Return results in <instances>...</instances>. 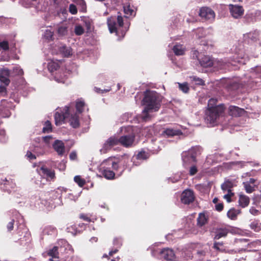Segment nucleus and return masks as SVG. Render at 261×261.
I'll return each instance as SVG.
<instances>
[{
    "mask_svg": "<svg viewBox=\"0 0 261 261\" xmlns=\"http://www.w3.org/2000/svg\"><path fill=\"white\" fill-rule=\"evenodd\" d=\"M69 12L72 14H75L77 13V9L76 6L73 4H70L69 6Z\"/></svg>",
    "mask_w": 261,
    "mask_h": 261,
    "instance_id": "nucleus-56",
    "label": "nucleus"
},
{
    "mask_svg": "<svg viewBox=\"0 0 261 261\" xmlns=\"http://www.w3.org/2000/svg\"><path fill=\"white\" fill-rule=\"evenodd\" d=\"M2 184H4V186L6 187L5 188H4V190L8 191L9 190V188H8V185L10 184V181L6 179L3 180V183Z\"/></svg>",
    "mask_w": 261,
    "mask_h": 261,
    "instance_id": "nucleus-62",
    "label": "nucleus"
},
{
    "mask_svg": "<svg viewBox=\"0 0 261 261\" xmlns=\"http://www.w3.org/2000/svg\"><path fill=\"white\" fill-rule=\"evenodd\" d=\"M117 144H118V138L115 136L111 137L106 141L100 151L101 153H105Z\"/></svg>",
    "mask_w": 261,
    "mask_h": 261,
    "instance_id": "nucleus-12",
    "label": "nucleus"
},
{
    "mask_svg": "<svg viewBox=\"0 0 261 261\" xmlns=\"http://www.w3.org/2000/svg\"><path fill=\"white\" fill-rule=\"evenodd\" d=\"M217 99L215 98H211L208 100V105H207V109H215L216 108H217L219 106H224L223 105H217Z\"/></svg>",
    "mask_w": 261,
    "mask_h": 261,
    "instance_id": "nucleus-42",
    "label": "nucleus"
},
{
    "mask_svg": "<svg viewBox=\"0 0 261 261\" xmlns=\"http://www.w3.org/2000/svg\"><path fill=\"white\" fill-rule=\"evenodd\" d=\"M258 33L257 32H250L244 35V38L246 39H250L252 41H255L257 40Z\"/></svg>",
    "mask_w": 261,
    "mask_h": 261,
    "instance_id": "nucleus-39",
    "label": "nucleus"
},
{
    "mask_svg": "<svg viewBox=\"0 0 261 261\" xmlns=\"http://www.w3.org/2000/svg\"><path fill=\"white\" fill-rule=\"evenodd\" d=\"M99 172L108 179H113L115 173L114 171H117L121 169L119 162L114 157H110L105 160L99 165Z\"/></svg>",
    "mask_w": 261,
    "mask_h": 261,
    "instance_id": "nucleus-2",
    "label": "nucleus"
},
{
    "mask_svg": "<svg viewBox=\"0 0 261 261\" xmlns=\"http://www.w3.org/2000/svg\"><path fill=\"white\" fill-rule=\"evenodd\" d=\"M123 7L125 17L129 18L136 15V9L129 2L124 4Z\"/></svg>",
    "mask_w": 261,
    "mask_h": 261,
    "instance_id": "nucleus-18",
    "label": "nucleus"
},
{
    "mask_svg": "<svg viewBox=\"0 0 261 261\" xmlns=\"http://www.w3.org/2000/svg\"><path fill=\"white\" fill-rule=\"evenodd\" d=\"M58 244L61 245V247H60L61 249H62V245H63V247H65L66 249L67 248L66 246L69 247L67 241H65V240H61L59 241Z\"/></svg>",
    "mask_w": 261,
    "mask_h": 261,
    "instance_id": "nucleus-57",
    "label": "nucleus"
},
{
    "mask_svg": "<svg viewBox=\"0 0 261 261\" xmlns=\"http://www.w3.org/2000/svg\"><path fill=\"white\" fill-rule=\"evenodd\" d=\"M245 113V111L243 109H241L238 107L230 106L229 107V113L230 115L234 117H238L243 115Z\"/></svg>",
    "mask_w": 261,
    "mask_h": 261,
    "instance_id": "nucleus-25",
    "label": "nucleus"
},
{
    "mask_svg": "<svg viewBox=\"0 0 261 261\" xmlns=\"http://www.w3.org/2000/svg\"><path fill=\"white\" fill-rule=\"evenodd\" d=\"M107 23L111 33H115L116 35L121 33L122 37H124L129 27V24L128 23H124L123 18L119 15L109 18Z\"/></svg>",
    "mask_w": 261,
    "mask_h": 261,
    "instance_id": "nucleus-3",
    "label": "nucleus"
},
{
    "mask_svg": "<svg viewBox=\"0 0 261 261\" xmlns=\"http://www.w3.org/2000/svg\"><path fill=\"white\" fill-rule=\"evenodd\" d=\"M194 200L193 192L189 189L185 190L181 194V201L183 203L189 204Z\"/></svg>",
    "mask_w": 261,
    "mask_h": 261,
    "instance_id": "nucleus-17",
    "label": "nucleus"
},
{
    "mask_svg": "<svg viewBox=\"0 0 261 261\" xmlns=\"http://www.w3.org/2000/svg\"><path fill=\"white\" fill-rule=\"evenodd\" d=\"M236 54V58L234 59L235 60V62H238L241 64H244V62L242 61L240 59H242L244 57L243 51L239 49L237 50L236 49L234 50Z\"/></svg>",
    "mask_w": 261,
    "mask_h": 261,
    "instance_id": "nucleus-41",
    "label": "nucleus"
},
{
    "mask_svg": "<svg viewBox=\"0 0 261 261\" xmlns=\"http://www.w3.org/2000/svg\"><path fill=\"white\" fill-rule=\"evenodd\" d=\"M190 168L189 173L191 175H195L197 172V168L196 166L192 165Z\"/></svg>",
    "mask_w": 261,
    "mask_h": 261,
    "instance_id": "nucleus-55",
    "label": "nucleus"
},
{
    "mask_svg": "<svg viewBox=\"0 0 261 261\" xmlns=\"http://www.w3.org/2000/svg\"><path fill=\"white\" fill-rule=\"evenodd\" d=\"M37 171L41 176L46 178L45 180L53 179L55 177L54 171L44 166L37 168Z\"/></svg>",
    "mask_w": 261,
    "mask_h": 261,
    "instance_id": "nucleus-14",
    "label": "nucleus"
},
{
    "mask_svg": "<svg viewBox=\"0 0 261 261\" xmlns=\"http://www.w3.org/2000/svg\"><path fill=\"white\" fill-rule=\"evenodd\" d=\"M233 195L232 193H228L227 192V194L224 195V198L226 199L227 201L228 202H230V197Z\"/></svg>",
    "mask_w": 261,
    "mask_h": 261,
    "instance_id": "nucleus-63",
    "label": "nucleus"
},
{
    "mask_svg": "<svg viewBox=\"0 0 261 261\" xmlns=\"http://www.w3.org/2000/svg\"><path fill=\"white\" fill-rule=\"evenodd\" d=\"M173 51L177 56L183 55L185 52V47L181 44H176L173 47Z\"/></svg>",
    "mask_w": 261,
    "mask_h": 261,
    "instance_id": "nucleus-32",
    "label": "nucleus"
},
{
    "mask_svg": "<svg viewBox=\"0 0 261 261\" xmlns=\"http://www.w3.org/2000/svg\"><path fill=\"white\" fill-rule=\"evenodd\" d=\"M199 15L205 19L213 21L215 17V14L213 10L208 7H202L199 11Z\"/></svg>",
    "mask_w": 261,
    "mask_h": 261,
    "instance_id": "nucleus-13",
    "label": "nucleus"
},
{
    "mask_svg": "<svg viewBox=\"0 0 261 261\" xmlns=\"http://www.w3.org/2000/svg\"><path fill=\"white\" fill-rule=\"evenodd\" d=\"M69 108L65 106L63 108H58L55 114V120L56 125H60L66 121L69 115Z\"/></svg>",
    "mask_w": 261,
    "mask_h": 261,
    "instance_id": "nucleus-8",
    "label": "nucleus"
},
{
    "mask_svg": "<svg viewBox=\"0 0 261 261\" xmlns=\"http://www.w3.org/2000/svg\"><path fill=\"white\" fill-rule=\"evenodd\" d=\"M53 54L61 55L64 57H69L72 55V50L71 47L66 46L62 43H58L52 47Z\"/></svg>",
    "mask_w": 261,
    "mask_h": 261,
    "instance_id": "nucleus-9",
    "label": "nucleus"
},
{
    "mask_svg": "<svg viewBox=\"0 0 261 261\" xmlns=\"http://www.w3.org/2000/svg\"><path fill=\"white\" fill-rule=\"evenodd\" d=\"M178 85L179 89L182 91L184 93H188L189 90V87L187 83H177Z\"/></svg>",
    "mask_w": 261,
    "mask_h": 261,
    "instance_id": "nucleus-47",
    "label": "nucleus"
},
{
    "mask_svg": "<svg viewBox=\"0 0 261 261\" xmlns=\"http://www.w3.org/2000/svg\"><path fill=\"white\" fill-rule=\"evenodd\" d=\"M224 110V106H219L215 109H207L205 111L204 121L208 127L214 126L217 124L218 119Z\"/></svg>",
    "mask_w": 261,
    "mask_h": 261,
    "instance_id": "nucleus-5",
    "label": "nucleus"
},
{
    "mask_svg": "<svg viewBox=\"0 0 261 261\" xmlns=\"http://www.w3.org/2000/svg\"><path fill=\"white\" fill-rule=\"evenodd\" d=\"M216 210L218 211H221L223 210V205L221 203H217L215 205Z\"/></svg>",
    "mask_w": 261,
    "mask_h": 261,
    "instance_id": "nucleus-64",
    "label": "nucleus"
},
{
    "mask_svg": "<svg viewBox=\"0 0 261 261\" xmlns=\"http://www.w3.org/2000/svg\"><path fill=\"white\" fill-rule=\"evenodd\" d=\"M190 78L192 81L195 82L197 85H202L204 84V81L199 77L196 76H191Z\"/></svg>",
    "mask_w": 261,
    "mask_h": 261,
    "instance_id": "nucleus-50",
    "label": "nucleus"
},
{
    "mask_svg": "<svg viewBox=\"0 0 261 261\" xmlns=\"http://www.w3.org/2000/svg\"><path fill=\"white\" fill-rule=\"evenodd\" d=\"M70 74V71L69 70L59 68L57 71L53 73V75L56 81L58 83H64Z\"/></svg>",
    "mask_w": 261,
    "mask_h": 261,
    "instance_id": "nucleus-11",
    "label": "nucleus"
},
{
    "mask_svg": "<svg viewBox=\"0 0 261 261\" xmlns=\"http://www.w3.org/2000/svg\"><path fill=\"white\" fill-rule=\"evenodd\" d=\"M111 90L110 88L107 89H100V88L95 87L94 88V91L99 93H103L104 92H107L108 91H110Z\"/></svg>",
    "mask_w": 261,
    "mask_h": 261,
    "instance_id": "nucleus-60",
    "label": "nucleus"
},
{
    "mask_svg": "<svg viewBox=\"0 0 261 261\" xmlns=\"http://www.w3.org/2000/svg\"><path fill=\"white\" fill-rule=\"evenodd\" d=\"M241 211L240 210H236L235 208H231L227 212V215L229 218L231 220L236 219L237 216L241 213Z\"/></svg>",
    "mask_w": 261,
    "mask_h": 261,
    "instance_id": "nucleus-34",
    "label": "nucleus"
},
{
    "mask_svg": "<svg viewBox=\"0 0 261 261\" xmlns=\"http://www.w3.org/2000/svg\"><path fill=\"white\" fill-rule=\"evenodd\" d=\"M18 233L19 238L18 240L20 241H29L30 239L31 234L28 228L22 225L18 230Z\"/></svg>",
    "mask_w": 261,
    "mask_h": 261,
    "instance_id": "nucleus-19",
    "label": "nucleus"
},
{
    "mask_svg": "<svg viewBox=\"0 0 261 261\" xmlns=\"http://www.w3.org/2000/svg\"><path fill=\"white\" fill-rule=\"evenodd\" d=\"M195 34L196 38L200 39L207 35V30L203 28H198L195 31Z\"/></svg>",
    "mask_w": 261,
    "mask_h": 261,
    "instance_id": "nucleus-37",
    "label": "nucleus"
},
{
    "mask_svg": "<svg viewBox=\"0 0 261 261\" xmlns=\"http://www.w3.org/2000/svg\"><path fill=\"white\" fill-rule=\"evenodd\" d=\"M12 74H13L14 75H21L23 74V71L22 69H21L20 66H15L13 69Z\"/></svg>",
    "mask_w": 261,
    "mask_h": 261,
    "instance_id": "nucleus-48",
    "label": "nucleus"
},
{
    "mask_svg": "<svg viewBox=\"0 0 261 261\" xmlns=\"http://www.w3.org/2000/svg\"><path fill=\"white\" fill-rule=\"evenodd\" d=\"M14 223V220L13 219L8 223L7 225V228L8 231H11L13 229Z\"/></svg>",
    "mask_w": 261,
    "mask_h": 261,
    "instance_id": "nucleus-61",
    "label": "nucleus"
},
{
    "mask_svg": "<svg viewBox=\"0 0 261 261\" xmlns=\"http://www.w3.org/2000/svg\"><path fill=\"white\" fill-rule=\"evenodd\" d=\"M182 133L181 132V131L178 129L168 128L163 130V132L162 133V135L164 136L170 137L174 136H179Z\"/></svg>",
    "mask_w": 261,
    "mask_h": 261,
    "instance_id": "nucleus-26",
    "label": "nucleus"
},
{
    "mask_svg": "<svg viewBox=\"0 0 261 261\" xmlns=\"http://www.w3.org/2000/svg\"><path fill=\"white\" fill-rule=\"evenodd\" d=\"M51 129L52 127L50 122L49 121H46L44 124L42 131L45 133H48L51 131Z\"/></svg>",
    "mask_w": 261,
    "mask_h": 261,
    "instance_id": "nucleus-46",
    "label": "nucleus"
},
{
    "mask_svg": "<svg viewBox=\"0 0 261 261\" xmlns=\"http://www.w3.org/2000/svg\"><path fill=\"white\" fill-rule=\"evenodd\" d=\"M244 187L247 193H251L254 191V187L248 182H243Z\"/></svg>",
    "mask_w": 261,
    "mask_h": 261,
    "instance_id": "nucleus-51",
    "label": "nucleus"
},
{
    "mask_svg": "<svg viewBox=\"0 0 261 261\" xmlns=\"http://www.w3.org/2000/svg\"><path fill=\"white\" fill-rule=\"evenodd\" d=\"M238 202L239 205L241 207L244 208L249 205L250 199L247 196L243 194H239Z\"/></svg>",
    "mask_w": 261,
    "mask_h": 261,
    "instance_id": "nucleus-27",
    "label": "nucleus"
},
{
    "mask_svg": "<svg viewBox=\"0 0 261 261\" xmlns=\"http://www.w3.org/2000/svg\"><path fill=\"white\" fill-rule=\"evenodd\" d=\"M53 147L59 155H63L65 153V145L61 140H55L53 143Z\"/></svg>",
    "mask_w": 261,
    "mask_h": 261,
    "instance_id": "nucleus-20",
    "label": "nucleus"
},
{
    "mask_svg": "<svg viewBox=\"0 0 261 261\" xmlns=\"http://www.w3.org/2000/svg\"><path fill=\"white\" fill-rule=\"evenodd\" d=\"M207 222V217L203 213H200L197 218V224L201 227L205 225Z\"/></svg>",
    "mask_w": 261,
    "mask_h": 261,
    "instance_id": "nucleus-35",
    "label": "nucleus"
},
{
    "mask_svg": "<svg viewBox=\"0 0 261 261\" xmlns=\"http://www.w3.org/2000/svg\"><path fill=\"white\" fill-rule=\"evenodd\" d=\"M3 49L4 50H7L9 49V44L7 41H4L0 42V49Z\"/></svg>",
    "mask_w": 261,
    "mask_h": 261,
    "instance_id": "nucleus-53",
    "label": "nucleus"
},
{
    "mask_svg": "<svg viewBox=\"0 0 261 261\" xmlns=\"http://www.w3.org/2000/svg\"><path fill=\"white\" fill-rule=\"evenodd\" d=\"M46 254L50 257L49 259L50 261H59L58 247L55 246L53 249L49 250Z\"/></svg>",
    "mask_w": 261,
    "mask_h": 261,
    "instance_id": "nucleus-30",
    "label": "nucleus"
},
{
    "mask_svg": "<svg viewBox=\"0 0 261 261\" xmlns=\"http://www.w3.org/2000/svg\"><path fill=\"white\" fill-rule=\"evenodd\" d=\"M68 231L73 234H75L77 232H80V230H77L75 228V226H71L67 228Z\"/></svg>",
    "mask_w": 261,
    "mask_h": 261,
    "instance_id": "nucleus-54",
    "label": "nucleus"
},
{
    "mask_svg": "<svg viewBox=\"0 0 261 261\" xmlns=\"http://www.w3.org/2000/svg\"><path fill=\"white\" fill-rule=\"evenodd\" d=\"M11 74L10 71L7 68H3L0 70V81L5 85L9 84L10 81L8 79Z\"/></svg>",
    "mask_w": 261,
    "mask_h": 261,
    "instance_id": "nucleus-23",
    "label": "nucleus"
},
{
    "mask_svg": "<svg viewBox=\"0 0 261 261\" xmlns=\"http://www.w3.org/2000/svg\"><path fill=\"white\" fill-rule=\"evenodd\" d=\"M122 132L128 133L122 136L118 139V144L120 143L124 147L131 146L134 141L135 135L133 133V127L130 126L121 128Z\"/></svg>",
    "mask_w": 261,
    "mask_h": 261,
    "instance_id": "nucleus-6",
    "label": "nucleus"
},
{
    "mask_svg": "<svg viewBox=\"0 0 261 261\" xmlns=\"http://www.w3.org/2000/svg\"><path fill=\"white\" fill-rule=\"evenodd\" d=\"M251 229L258 232L260 230V224L257 221H253L250 224Z\"/></svg>",
    "mask_w": 261,
    "mask_h": 261,
    "instance_id": "nucleus-49",
    "label": "nucleus"
},
{
    "mask_svg": "<svg viewBox=\"0 0 261 261\" xmlns=\"http://www.w3.org/2000/svg\"><path fill=\"white\" fill-rule=\"evenodd\" d=\"M26 156L30 161L34 160H35L36 159L35 155L33 154L32 153V152L30 151H27V154H26Z\"/></svg>",
    "mask_w": 261,
    "mask_h": 261,
    "instance_id": "nucleus-58",
    "label": "nucleus"
},
{
    "mask_svg": "<svg viewBox=\"0 0 261 261\" xmlns=\"http://www.w3.org/2000/svg\"><path fill=\"white\" fill-rule=\"evenodd\" d=\"M152 255L155 257H158V254H160L161 257L164 258L167 260L175 261V256L173 250L169 248H164L161 250L158 251L155 249L154 247L150 248Z\"/></svg>",
    "mask_w": 261,
    "mask_h": 261,
    "instance_id": "nucleus-7",
    "label": "nucleus"
},
{
    "mask_svg": "<svg viewBox=\"0 0 261 261\" xmlns=\"http://www.w3.org/2000/svg\"><path fill=\"white\" fill-rule=\"evenodd\" d=\"M261 211V205L256 204L255 206H251L249 209L250 214L254 216H257L260 214Z\"/></svg>",
    "mask_w": 261,
    "mask_h": 261,
    "instance_id": "nucleus-40",
    "label": "nucleus"
},
{
    "mask_svg": "<svg viewBox=\"0 0 261 261\" xmlns=\"http://www.w3.org/2000/svg\"><path fill=\"white\" fill-rule=\"evenodd\" d=\"M229 7L230 14L234 18L241 17L244 13V9L241 6L230 4Z\"/></svg>",
    "mask_w": 261,
    "mask_h": 261,
    "instance_id": "nucleus-16",
    "label": "nucleus"
},
{
    "mask_svg": "<svg viewBox=\"0 0 261 261\" xmlns=\"http://www.w3.org/2000/svg\"><path fill=\"white\" fill-rule=\"evenodd\" d=\"M43 232L47 235H53L56 234V230L55 227L51 226H48L44 228Z\"/></svg>",
    "mask_w": 261,
    "mask_h": 261,
    "instance_id": "nucleus-43",
    "label": "nucleus"
},
{
    "mask_svg": "<svg viewBox=\"0 0 261 261\" xmlns=\"http://www.w3.org/2000/svg\"><path fill=\"white\" fill-rule=\"evenodd\" d=\"M201 152V148L200 146H196L192 147L188 151H184L181 153L183 166L187 168L193 165L196 162V157Z\"/></svg>",
    "mask_w": 261,
    "mask_h": 261,
    "instance_id": "nucleus-4",
    "label": "nucleus"
},
{
    "mask_svg": "<svg viewBox=\"0 0 261 261\" xmlns=\"http://www.w3.org/2000/svg\"><path fill=\"white\" fill-rule=\"evenodd\" d=\"M66 198L70 200L75 201L78 198V196L73 195L72 194L69 193L67 195Z\"/></svg>",
    "mask_w": 261,
    "mask_h": 261,
    "instance_id": "nucleus-59",
    "label": "nucleus"
},
{
    "mask_svg": "<svg viewBox=\"0 0 261 261\" xmlns=\"http://www.w3.org/2000/svg\"><path fill=\"white\" fill-rule=\"evenodd\" d=\"M233 184L231 181L227 180L221 185V188L224 191H227L228 193L231 192V188Z\"/></svg>",
    "mask_w": 261,
    "mask_h": 261,
    "instance_id": "nucleus-36",
    "label": "nucleus"
},
{
    "mask_svg": "<svg viewBox=\"0 0 261 261\" xmlns=\"http://www.w3.org/2000/svg\"><path fill=\"white\" fill-rule=\"evenodd\" d=\"M149 153L144 151L139 152L137 155L134 156L133 158V164L135 166L139 165L141 164V161L148 158Z\"/></svg>",
    "mask_w": 261,
    "mask_h": 261,
    "instance_id": "nucleus-22",
    "label": "nucleus"
},
{
    "mask_svg": "<svg viewBox=\"0 0 261 261\" xmlns=\"http://www.w3.org/2000/svg\"><path fill=\"white\" fill-rule=\"evenodd\" d=\"M54 33L50 30H46L43 34L44 38L47 41L52 40L53 38Z\"/></svg>",
    "mask_w": 261,
    "mask_h": 261,
    "instance_id": "nucleus-45",
    "label": "nucleus"
},
{
    "mask_svg": "<svg viewBox=\"0 0 261 261\" xmlns=\"http://www.w3.org/2000/svg\"><path fill=\"white\" fill-rule=\"evenodd\" d=\"M76 109L79 113H82L86 108L85 101L82 98L78 99L76 101Z\"/></svg>",
    "mask_w": 261,
    "mask_h": 261,
    "instance_id": "nucleus-31",
    "label": "nucleus"
},
{
    "mask_svg": "<svg viewBox=\"0 0 261 261\" xmlns=\"http://www.w3.org/2000/svg\"><path fill=\"white\" fill-rule=\"evenodd\" d=\"M74 32L76 35H81L84 33V29L82 26L77 25L75 27Z\"/></svg>",
    "mask_w": 261,
    "mask_h": 261,
    "instance_id": "nucleus-52",
    "label": "nucleus"
},
{
    "mask_svg": "<svg viewBox=\"0 0 261 261\" xmlns=\"http://www.w3.org/2000/svg\"><path fill=\"white\" fill-rule=\"evenodd\" d=\"M229 231V230L226 228L218 229L215 237V239L219 240L222 237H226Z\"/></svg>",
    "mask_w": 261,
    "mask_h": 261,
    "instance_id": "nucleus-33",
    "label": "nucleus"
},
{
    "mask_svg": "<svg viewBox=\"0 0 261 261\" xmlns=\"http://www.w3.org/2000/svg\"><path fill=\"white\" fill-rule=\"evenodd\" d=\"M193 52V57L197 59L201 66L208 67L213 65V61L210 56H203V57H201L202 55L197 50H195Z\"/></svg>",
    "mask_w": 261,
    "mask_h": 261,
    "instance_id": "nucleus-10",
    "label": "nucleus"
},
{
    "mask_svg": "<svg viewBox=\"0 0 261 261\" xmlns=\"http://www.w3.org/2000/svg\"><path fill=\"white\" fill-rule=\"evenodd\" d=\"M74 181L79 185V187H82L86 184V181L82 178L81 176L76 175L74 177Z\"/></svg>",
    "mask_w": 261,
    "mask_h": 261,
    "instance_id": "nucleus-44",
    "label": "nucleus"
},
{
    "mask_svg": "<svg viewBox=\"0 0 261 261\" xmlns=\"http://www.w3.org/2000/svg\"><path fill=\"white\" fill-rule=\"evenodd\" d=\"M57 32L59 37L66 36L69 32V26L67 23H62L57 28Z\"/></svg>",
    "mask_w": 261,
    "mask_h": 261,
    "instance_id": "nucleus-24",
    "label": "nucleus"
},
{
    "mask_svg": "<svg viewBox=\"0 0 261 261\" xmlns=\"http://www.w3.org/2000/svg\"><path fill=\"white\" fill-rule=\"evenodd\" d=\"M122 239L120 237H117L114 238L113 245L116 246V249L109 252V255L112 256L113 253H116L118 251V249L122 245Z\"/></svg>",
    "mask_w": 261,
    "mask_h": 261,
    "instance_id": "nucleus-29",
    "label": "nucleus"
},
{
    "mask_svg": "<svg viewBox=\"0 0 261 261\" xmlns=\"http://www.w3.org/2000/svg\"><path fill=\"white\" fill-rule=\"evenodd\" d=\"M162 96L154 91L146 90L144 93L142 103L144 106L141 117L144 121H148L150 118V113L158 111L161 106Z\"/></svg>",
    "mask_w": 261,
    "mask_h": 261,
    "instance_id": "nucleus-1",
    "label": "nucleus"
},
{
    "mask_svg": "<svg viewBox=\"0 0 261 261\" xmlns=\"http://www.w3.org/2000/svg\"><path fill=\"white\" fill-rule=\"evenodd\" d=\"M251 77H261V66H257L251 69Z\"/></svg>",
    "mask_w": 261,
    "mask_h": 261,
    "instance_id": "nucleus-38",
    "label": "nucleus"
},
{
    "mask_svg": "<svg viewBox=\"0 0 261 261\" xmlns=\"http://www.w3.org/2000/svg\"><path fill=\"white\" fill-rule=\"evenodd\" d=\"M66 122H69L70 125L73 128H77L80 126V119L76 113H71L69 109V115Z\"/></svg>",
    "mask_w": 261,
    "mask_h": 261,
    "instance_id": "nucleus-15",
    "label": "nucleus"
},
{
    "mask_svg": "<svg viewBox=\"0 0 261 261\" xmlns=\"http://www.w3.org/2000/svg\"><path fill=\"white\" fill-rule=\"evenodd\" d=\"M48 70L53 74L57 71L59 68V62L58 61L50 60L47 64Z\"/></svg>",
    "mask_w": 261,
    "mask_h": 261,
    "instance_id": "nucleus-28",
    "label": "nucleus"
},
{
    "mask_svg": "<svg viewBox=\"0 0 261 261\" xmlns=\"http://www.w3.org/2000/svg\"><path fill=\"white\" fill-rule=\"evenodd\" d=\"M31 205L35 207H41L40 205H43L48 207L47 202L45 200H41L40 197L38 195H33L30 198Z\"/></svg>",
    "mask_w": 261,
    "mask_h": 261,
    "instance_id": "nucleus-21",
    "label": "nucleus"
}]
</instances>
